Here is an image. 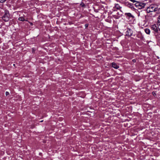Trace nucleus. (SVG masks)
I'll return each mask as SVG.
<instances>
[{"label": "nucleus", "instance_id": "f257e3e1", "mask_svg": "<svg viewBox=\"0 0 160 160\" xmlns=\"http://www.w3.org/2000/svg\"><path fill=\"white\" fill-rule=\"evenodd\" d=\"M2 19L5 22H8L10 18L9 11L7 10L4 11V13L2 17Z\"/></svg>", "mask_w": 160, "mask_h": 160}, {"label": "nucleus", "instance_id": "4468645a", "mask_svg": "<svg viewBox=\"0 0 160 160\" xmlns=\"http://www.w3.org/2000/svg\"><path fill=\"white\" fill-rule=\"evenodd\" d=\"M156 5H151V9H154V8H155V6Z\"/></svg>", "mask_w": 160, "mask_h": 160}, {"label": "nucleus", "instance_id": "9d476101", "mask_svg": "<svg viewBox=\"0 0 160 160\" xmlns=\"http://www.w3.org/2000/svg\"><path fill=\"white\" fill-rule=\"evenodd\" d=\"M18 20L19 21H28V20H26L25 19L24 17L23 16H22L20 17H19Z\"/></svg>", "mask_w": 160, "mask_h": 160}, {"label": "nucleus", "instance_id": "f8f14e48", "mask_svg": "<svg viewBox=\"0 0 160 160\" xmlns=\"http://www.w3.org/2000/svg\"><path fill=\"white\" fill-rule=\"evenodd\" d=\"M158 9L157 6H155V8L154 9H151V12H158Z\"/></svg>", "mask_w": 160, "mask_h": 160}, {"label": "nucleus", "instance_id": "ddd939ff", "mask_svg": "<svg viewBox=\"0 0 160 160\" xmlns=\"http://www.w3.org/2000/svg\"><path fill=\"white\" fill-rule=\"evenodd\" d=\"M145 31L148 34L150 33V30L148 28H146L145 29Z\"/></svg>", "mask_w": 160, "mask_h": 160}, {"label": "nucleus", "instance_id": "2eb2a0df", "mask_svg": "<svg viewBox=\"0 0 160 160\" xmlns=\"http://www.w3.org/2000/svg\"><path fill=\"white\" fill-rule=\"evenodd\" d=\"M147 12L148 13H149L150 12V9H149V7L147 8Z\"/></svg>", "mask_w": 160, "mask_h": 160}, {"label": "nucleus", "instance_id": "f3484780", "mask_svg": "<svg viewBox=\"0 0 160 160\" xmlns=\"http://www.w3.org/2000/svg\"><path fill=\"white\" fill-rule=\"evenodd\" d=\"M6 1V0H1L0 1V2L1 3H3L5 2Z\"/></svg>", "mask_w": 160, "mask_h": 160}, {"label": "nucleus", "instance_id": "a211bd4d", "mask_svg": "<svg viewBox=\"0 0 160 160\" xmlns=\"http://www.w3.org/2000/svg\"><path fill=\"white\" fill-rule=\"evenodd\" d=\"M152 94H153V95L154 96H155L156 95V93H155V92H152Z\"/></svg>", "mask_w": 160, "mask_h": 160}, {"label": "nucleus", "instance_id": "412c9836", "mask_svg": "<svg viewBox=\"0 0 160 160\" xmlns=\"http://www.w3.org/2000/svg\"><path fill=\"white\" fill-rule=\"evenodd\" d=\"M117 8L118 9H119V7H117Z\"/></svg>", "mask_w": 160, "mask_h": 160}, {"label": "nucleus", "instance_id": "7ed1b4c3", "mask_svg": "<svg viewBox=\"0 0 160 160\" xmlns=\"http://www.w3.org/2000/svg\"><path fill=\"white\" fill-rule=\"evenodd\" d=\"M135 4L137 7H138L140 9L144 8L146 5V4L144 3H141L139 2H137Z\"/></svg>", "mask_w": 160, "mask_h": 160}, {"label": "nucleus", "instance_id": "f03ea898", "mask_svg": "<svg viewBox=\"0 0 160 160\" xmlns=\"http://www.w3.org/2000/svg\"><path fill=\"white\" fill-rule=\"evenodd\" d=\"M151 28L152 30L153 31L152 32H153V33L155 34V35H157L156 34L158 31V28H157L156 25L154 24L152 25L151 26Z\"/></svg>", "mask_w": 160, "mask_h": 160}, {"label": "nucleus", "instance_id": "4be33fe9", "mask_svg": "<svg viewBox=\"0 0 160 160\" xmlns=\"http://www.w3.org/2000/svg\"><path fill=\"white\" fill-rule=\"evenodd\" d=\"M132 61H133V62H134V61H135V60H134V59H133V60H132Z\"/></svg>", "mask_w": 160, "mask_h": 160}, {"label": "nucleus", "instance_id": "6ab92c4d", "mask_svg": "<svg viewBox=\"0 0 160 160\" xmlns=\"http://www.w3.org/2000/svg\"><path fill=\"white\" fill-rule=\"evenodd\" d=\"M5 94H6V96H8V95L9 94V92H6V93Z\"/></svg>", "mask_w": 160, "mask_h": 160}, {"label": "nucleus", "instance_id": "dca6fc26", "mask_svg": "<svg viewBox=\"0 0 160 160\" xmlns=\"http://www.w3.org/2000/svg\"><path fill=\"white\" fill-rule=\"evenodd\" d=\"M80 5L82 7H83L85 6L83 2H82L80 4Z\"/></svg>", "mask_w": 160, "mask_h": 160}, {"label": "nucleus", "instance_id": "39448f33", "mask_svg": "<svg viewBox=\"0 0 160 160\" xmlns=\"http://www.w3.org/2000/svg\"><path fill=\"white\" fill-rule=\"evenodd\" d=\"M160 12V8L158 9V12H151V17H154L159 12Z\"/></svg>", "mask_w": 160, "mask_h": 160}, {"label": "nucleus", "instance_id": "5701e85b", "mask_svg": "<svg viewBox=\"0 0 160 160\" xmlns=\"http://www.w3.org/2000/svg\"><path fill=\"white\" fill-rule=\"evenodd\" d=\"M30 24H31V25H32V23H30Z\"/></svg>", "mask_w": 160, "mask_h": 160}, {"label": "nucleus", "instance_id": "9b49d317", "mask_svg": "<svg viewBox=\"0 0 160 160\" xmlns=\"http://www.w3.org/2000/svg\"><path fill=\"white\" fill-rule=\"evenodd\" d=\"M158 29L160 31V15L158 16Z\"/></svg>", "mask_w": 160, "mask_h": 160}, {"label": "nucleus", "instance_id": "0eeeda50", "mask_svg": "<svg viewBox=\"0 0 160 160\" xmlns=\"http://www.w3.org/2000/svg\"><path fill=\"white\" fill-rule=\"evenodd\" d=\"M125 5L126 6H127L128 7H129L130 8H133V4H131L130 3H129L128 2H126L125 3Z\"/></svg>", "mask_w": 160, "mask_h": 160}, {"label": "nucleus", "instance_id": "1a4fd4ad", "mask_svg": "<svg viewBox=\"0 0 160 160\" xmlns=\"http://www.w3.org/2000/svg\"><path fill=\"white\" fill-rule=\"evenodd\" d=\"M112 67L116 69H118L119 67L118 65L116 63L114 62L112 63Z\"/></svg>", "mask_w": 160, "mask_h": 160}, {"label": "nucleus", "instance_id": "b1692460", "mask_svg": "<svg viewBox=\"0 0 160 160\" xmlns=\"http://www.w3.org/2000/svg\"><path fill=\"white\" fill-rule=\"evenodd\" d=\"M43 122V120L41 121V122Z\"/></svg>", "mask_w": 160, "mask_h": 160}, {"label": "nucleus", "instance_id": "6e6552de", "mask_svg": "<svg viewBox=\"0 0 160 160\" xmlns=\"http://www.w3.org/2000/svg\"><path fill=\"white\" fill-rule=\"evenodd\" d=\"M125 14V15L127 17H128L129 18H134V17L130 13H126Z\"/></svg>", "mask_w": 160, "mask_h": 160}, {"label": "nucleus", "instance_id": "423d86ee", "mask_svg": "<svg viewBox=\"0 0 160 160\" xmlns=\"http://www.w3.org/2000/svg\"><path fill=\"white\" fill-rule=\"evenodd\" d=\"M152 63H154L155 62V60H157V59H158L159 58L158 56H157L155 54H153V55H152Z\"/></svg>", "mask_w": 160, "mask_h": 160}, {"label": "nucleus", "instance_id": "aec40b11", "mask_svg": "<svg viewBox=\"0 0 160 160\" xmlns=\"http://www.w3.org/2000/svg\"><path fill=\"white\" fill-rule=\"evenodd\" d=\"M85 27L86 28L88 27V24H85Z\"/></svg>", "mask_w": 160, "mask_h": 160}, {"label": "nucleus", "instance_id": "20e7f679", "mask_svg": "<svg viewBox=\"0 0 160 160\" xmlns=\"http://www.w3.org/2000/svg\"><path fill=\"white\" fill-rule=\"evenodd\" d=\"M132 34V31L130 29H127L126 32V35L127 36H130Z\"/></svg>", "mask_w": 160, "mask_h": 160}]
</instances>
